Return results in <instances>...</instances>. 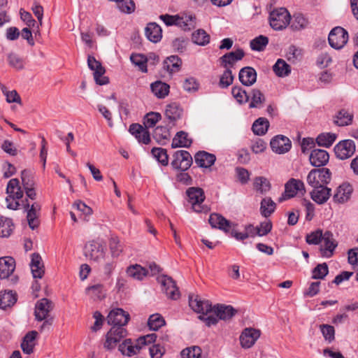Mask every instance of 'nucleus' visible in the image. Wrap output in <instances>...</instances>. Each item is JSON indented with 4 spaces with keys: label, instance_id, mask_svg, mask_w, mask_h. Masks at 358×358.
Wrapping results in <instances>:
<instances>
[{
    "label": "nucleus",
    "instance_id": "obj_30",
    "mask_svg": "<svg viewBox=\"0 0 358 358\" xmlns=\"http://www.w3.org/2000/svg\"><path fill=\"white\" fill-rule=\"evenodd\" d=\"M37 336L38 332L36 331H31L26 334L21 343V348L24 353L30 355L34 352Z\"/></svg>",
    "mask_w": 358,
    "mask_h": 358
},
{
    "label": "nucleus",
    "instance_id": "obj_8",
    "mask_svg": "<svg viewBox=\"0 0 358 358\" xmlns=\"http://www.w3.org/2000/svg\"><path fill=\"white\" fill-rule=\"evenodd\" d=\"M329 45L334 49L342 48L348 41V31L341 27L331 29L328 37Z\"/></svg>",
    "mask_w": 358,
    "mask_h": 358
},
{
    "label": "nucleus",
    "instance_id": "obj_34",
    "mask_svg": "<svg viewBox=\"0 0 358 358\" xmlns=\"http://www.w3.org/2000/svg\"><path fill=\"white\" fill-rule=\"evenodd\" d=\"M192 143V139L188 137V134L180 131L176 133L173 138L171 147L176 148H189Z\"/></svg>",
    "mask_w": 358,
    "mask_h": 358
},
{
    "label": "nucleus",
    "instance_id": "obj_9",
    "mask_svg": "<svg viewBox=\"0 0 358 358\" xmlns=\"http://www.w3.org/2000/svg\"><path fill=\"white\" fill-rule=\"evenodd\" d=\"M298 192L302 194L306 193L304 183L300 180L291 178L285 185V192L279 198V202L294 197Z\"/></svg>",
    "mask_w": 358,
    "mask_h": 358
},
{
    "label": "nucleus",
    "instance_id": "obj_43",
    "mask_svg": "<svg viewBox=\"0 0 358 358\" xmlns=\"http://www.w3.org/2000/svg\"><path fill=\"white\" fill-rule=\"evenodd\" d=\"M273 71L279 77L288 76L291 72V67L285 60L278 59L273 66Z\"/></svg>",
    "mask_w": 358,
    "mask_h": 358
},
{
    "label": "nucleus",
    "instance_id": "obj_64",
    "mask_svg": "<svg viewBox=\"0 0 358 358\" xmlns=\"http://www.w3.org/2000/svg\"><path fill=\"white\" fill-rule=\"evenodd\" d=\"M130 59L134 64L139 67L141 71L147 72L146 59L143 55L133 54L131 55Z\"/></svg>",
    "mask_w": 358,
    "mask_h": 358
},
{
    "label": "nucleus",
    "instance_id": "obj_28",
    "mask_svg": "<svg viewBox=\"0 0 358 358\" xmlns=\"http://www.w3.org/2000/svg\"><path fill=\"white\" fill-rule=\"evenodd\" d=\"M195 163L202 168H209L214 164L216 157L206 151H199L194 156Z\"/></svg>",
    "mask_w": 358,
    "mask_h": 358
},
{
    "label": "nucleus",
    "instance_id": "obj_49",
    "mask_svg": "<svg viewBox=\"0 0 358 358\" xmlns=\"http://www.w3.org/2000/svg\"><path fill=\"white\" fill-rule=\"evenodd\" d=\"M353 115L348 110L343 109L336 115L335 123L338 126H345L352 123Z\"/></svg>",
    "mask_w": 358,
    "mask_h": 358
},
{
    "label": "nucleus",
    "instance_id": "obj_42",
    "mask_svg": "<svg viewBox=\"0 0 358 358\" xmlns=\"http://www.w3.org/2000/svg\"><path fill=\"white\" fill-rule=\"evenodd\" d=\"M210 35L202 29H199L192 34V41L194 43L200 45L205 46L210 43Z\"/></svg>",
    "mask_w": 358,
    "mask_h": 358
},
{
    "label": "nucleus",
    "instance_id": "obj_54",
    "mask_svg": "<svg viewBox=\"0 0 358 358\" xmlns=\"http://www.w3.org/2000/svg\"><path fill=\"white\" fill-rule=\"evenodd\" d=\"M231 94L234 99L239 103H246L249 100V95L247 94L245 90H243L242 87L238 86H234L231 89Z\"/></svg>",
    "mask_w": 358,
    "mask_h": 358
},
{
    "label": "nucleus",
    "instance_id": "obj_5",
    "mask_svg": "<svg viewBox=\"0 0 358 358\" xmlns=\"http://www.w3.org/2000/svg\"><path fill=\"white\" fill-rule=\"evenodd\" d=\"M331 173L329 169H312L307 176V182L312 187L324 186L331 180Z\"/></svg>",
    "mask_w": 358,
    "mask_h": 358
},
{
    "label": "nucleus",
    "instance_id": "obj_35",
    "mask_svg": "<svg viewBox=\"0 0 358 358\" xmlns=\"http://www.w3.org/2000/svg\"><path fill=\"white\" fill-rule=\"evenodd\" d=\"M127 275L134 280H142L149 273L148 270L139 264L129 266L127 268Z\"/></svg>",
    "mask_w": 358,
    "mask_h": 358
},
{
    "label": "nucleus",
    "instance_id": "obj_19",
    "mask_svg": "<svg viewBox=\"0 0 358 358\" xmlns=\"http://www.w3.org/2000/svg\"><path fill=\"white\" fill-rule=\"evenodd\" d=\"M189 305L194 312L203 315L211 313L213 310L211 303L208 301L201 300L198 296H196L194 299L193 296H189Z\"/></svg>",
    "mask_w": 358,
    "mask_h": 358
},
{
    "label": "nucleus",
    "instance_id": "obj_15",
    "mask_svg": "<svg viewBox=\"0 0 358 358\" xmlns=\"http://www.w3.org/2000/svg\"><path fill=\"white\" fill-rule=\"evenodd\" d=\"M270 145L272 150L275 153L284 154L291 149L292 143L287 137L278 135L271 139Z\"/></svg>",
    "mask_w": 358,
    "mask_h": 358
},
{
    "label": "nucleus",
    "instance_id": "obj_41",
    "mask_svg": "<svg viewBox=\"0 0 358 358\" xmlns=\"http://www.w3.org/2000/svg\"><path fill=\"white\" fill-rule=\"evenodd\" d=\"M276 204L271 197L264 198L260 203L261 215L265 217H269L275 210Z\"/></svg>",
    "mask_w": 358,
    "mask_h": 358
},
{
    "label": "nucleus",
    "instance_id": "obj_59",
    "mask_svg": "<svg viewBox=\"0 0 358 358\" xmlns=\"http://www.w3.org/2000/svg\"><path fill=\"white\" fill-rule=\"evenodd\" d=\"M265 101L264 95L258 89L252 90V101L250 103V108H258Z\"/></svg>",
    "mask_w": 358,
    "mask_h": 358
},
{
    "label": "nucleus",
    "instance_id": "obj_27",
    "mask_svg": "<svg viewBox=\"0 0 358 358\" xmlns=\"http://www.w3.org/2000/svg\"><path fill=\"white\" fill-rule=\"evenodd\" d=\"M183 114V110L177 103H171L166 106L165 109V116L173 124L180 120Z\"/></svg>",
    "mask_w": 358,
    "mask_h": 358
},
{
    "label": "nucleus",
    "instance_id": "obj_6",
    "mask_svg": "<svg viewBox=\"0 0 358 358\" xmlns=\"http://www.w3.org/2000/svg\"><path fill=\"white\" fill-rule=\"evenodd\" d=\"M128 334L127 329L122 327H112L106 335V341L103 347L106 350L114 349L117 343L125 338Z\"/></svg>",
    "mask_w": 358,
    "mask_h": 358
},
{
    "label": "nucleus",
    "instance_id": "obj_20",
    "mask_svg": "<svg viewBox=\"0 0 358 358\" xmlns=\"http://www.w3.org/2000/svg\"><path fill=\"white\" fill-rule=\"evenodd\" d=\"M259 336V330L252 328H246L240 336L241 344L244 348H250L255 343Z\"/></svg>",
    "mask_w": 358,
    "mask_h": 358
},
{
    "label": "nucleus",
    "instance_id": "obj_10",
    "mask_svg": "<svg viewBox=\"0 0 358 358\" xmlns=\"http://www.w3.org/2000/svg\"><path fill=\"white\" fill-rule=\"evenodd\" d=\"M171 166L173 169L182 171H187L192 164V157L186 150H178L173 154Z\"/></svg>",
    "mask_w": 358,
    "mask_h": 358
},
{
    "label": "nucleus",
    "instance_id": "obj_44",
    "mask_svg": "<svg viewBox=\"0 0 358 358\" xmlns=\"http://www.w3.org/2000/svg\"><path fill=\"white\" fill-rule=\"evenodd\" d=\"M268 127L269 122L268 120L264 117H259L255 121L252 129L255 134L262 136L266 133Z\"/></svg>",
    "mask_w": 358,
    "mask_h": 358
},
{
    "label": "nucleus",
    "instance_id": "obj_38",
    "mask_svg": "<svg viewBox=\"0 0 358 358\" xmlns=\"http://www.w3.org/2000/svg\"><path fill=\"white\" fill-rule=\"evenodd\" d=\"M14 227L13 222L10 218L4 216L0 217V237H9L13 233Z\"/></svg>",
    "mask_w": 358,
    "mask_h": 358
},
{
    "label": "nucleus",
    "instance_id": "obj_16",
    "mask_svg": "<svg viewBox=\"0 0 358 358\" xmlns=\"http://www.w3.org/2000/svg\"><path fill=\"white\" fill-rule=\"evenodd\" d=\"M322 241H323L320 247L322 256L327 258L331 257L337 246V243L334 238L333 234L329 231H325Z\"/></svg>",
    "mask_w": 358,
    "mask_h": 358
},
{
    "label": "nucleus",
    "instance_id": "obj_29",
    "mask_svg": "<svg viewBox=\"0 0 358 358\" xmlns=\"http://www.w3.org/2000/svg\"><path fill=\"white\" fill-rule=\"evenodd\" d=\"M30 267L34 278H41L43 276L45 273L44 266L39 254H32Z\"/></svg>",
    "mask_w": 358,
    "mask_h": 358
},
{
    "label": "nucleus",
    "instance_id": "obj_62",
    "mask_svg": "<svg viewBox=\"0 0 358 358\" xmlns=\"http://www.w3.org/2000/svg\"><path fill=\"white\" fill-rule=\"evenodd\" d=\"M329 268L326 263L320 264L313 270L312 278L324 279L328 274Z\"/></svg>",
    "mask_w": 358,
    "mask_h": 358
},
{
    "label": "nucleus",
    "instance_id": "obj_60",
    "mask_svg": "<svg viewBox=\"0 0 358 358\" xmlns=\"http://www.w3.org/2000/svg\"><path fill=\"white\" fill-rule=\"evenodd\" d=\"M201 349L198 346L187 348L182 350L180 355L182 358H200Z\"/></svg>",
    "mask_w": 358,
    "mask_h": 358
},
{
    "label": "nucleus",
    "instance_id": "obj_25",
    "mask_svg": "<svg viewBox=\"0 0 358 358\" xmlns=\"http://www.w3.org/2000/svg\"><path fill=\"white\" fill-rule=\"evenodd\" d=\"M15 268V262L13 258L5 257L0 258V278H8Z\"/></svg>",
    "mask_w": 358,
    "mask_h": 358
},
{
    "label": "nucleus",
    "instance_id": "obj_31",
    "mask_svg": "<svg viewBox=\"0 0 358 358\" xmlns=\"http://www.w3.org/2000/svg\"><path fill=\"white\" fill-rule=\"evenodd\" d=\"M310 195L312 199L319 204L325 203L331 195V189L324 186L313 187Z\"/></svg>",
    "mask_w": 358,
    "mask_h": 358
},
{
    "label": "nucleus",
    "instance_id": "obj_33",
    "mask_svg": "<svg viewBox=\"0 0 358 358\" xmlns=\"http://www.w3.org/2000/svg\"><path fill=\"white\" fill-rule=\"evenodd\" d=\"M196 24V17L192 15H178L177 27L183 31H190L195 28Z\"/></svg>",
    "mask_w": 358,
    "mask_h": 358
},
{
    "label": "nucleus",
    "instance_id": "obj_3",
    "mask_svg": "<svg viewBox=\"0 0 358 358\" xmlns=\"http://www.w3.org/2000/svg\"><path fill=\"white\" fill-rule=\"evenodd\" d=\"M6 193L8 196L6 199V206L11 210H16L20 206L18 200L23 196V191L20 187V181L17 178H13L9 180Z\"/></svg>",
    "mask_w": 358,
    "mask_h": 358
},
{
    "label": "nucleus",
    "instance_id": "obj_17",
    "mask_svg": "<svg viewBox=\"0 0 358 358\" xmlns=\"http://www.w3.org/2000/svg\"><path fill=\"white\" fill-rule=\"evenodd\" d=\"M106 251V244L103 238H97L91 242V259L99 262L103 259Z\"/></svg>",
    "mask_w": 358,
    "mask_h": 358
},
{
    "label": "nucleus",
    "instance_id": "obj_1",
    "mask_svg": "<svg viewBox=\"0 0 358 358\" xmlns=\"http://www.w3.org/2000/svg\"><path fill=\"white\" fill-rule=\"evenodd\" d=\"M54 303L47 298L38 300L35 305L34 315L37 321H43L40 327V331L49 330L54 322V317L50 312L54 309Z\"/></svg>",
    "mask_w": 358,
    "mask_h": 358
},
{
    "label": "nucleus",
    "instance_id": "obj_52",
    "mask_svg": "<svg viewBox=\"0 0 358 358\" xmlns=\"http://www.w3.org/2000/svg\"><path fill=\"white\" fill-rule=\"evenodd\" d=\"M165 324V320L159 314H153L150 316L148 325L151 330L157 331Z\"/></svg>",
    "mask_w": 358,
    "mask_h": 358
},
{
    "label": "nucleus",
    "instance_id": "obj_23",
    "mask_svg": "<svg viewBox=\"0 0 358 358\" xmlns=\"http://www.w3.org/2000/svg\"><path fill=\"white\" fill-rule=\"evenodd\" d=\"M238 79L243 85L251 86L257 80V72L252 67H243L239 71Z\"/></svg>",
    "mask_w": 358,
    "mask_h": 358
},
{
    "label": "nucleus",
    "instance_id": "obj_11",
    "mask_svg": "<svg viewBox=\"0 0 358 358\" xmlns=\"http://www.w3.org/2000/svg\"><path fill=\"white\" fill-rule=\"evenodd\" d=\"M157 280L162 286V292L169 299L176 300L180 297V292L172 278L167 275H162L158 277Z\"/></svg>",
    "mask_w": 358,
    "mask_h": 358
},
{
    "label": "nucleus",
    "instance_id": "obj_55",
    "mask_svg": "<svg viewBox=\"0 0 358 358\" xmlns=\"http://www.w3.org/2000/svg\"><path fill=\"white\" fill-rule=\"evenodd\" d=\"M117 8L123 13L130 14L134 12L136 6L133 0H119Z\"/></svg>",
    "mask_w": 358,
    "mask_h": 358
},
{
    "label": "nucleus",
    "instance_id": "obj_21",
    "mask_svg": "<svg viewBox=\"0 0 358 358\" xmlns=\"http://www.w3.org/2000/svg\"><path fill=\"white\" fill-rule=\"evenodd\" d=\"M208 221L213 228L219 229L224 232L231 231L232 223L220 214H211Z\"/></svg>",
    "mask_w": 358,
    "mask_h": 358
},
{
    "label": "nucleus",
    "instance_id": "obj_24",
    "mask_svg": "<svg viewBox=\"0 0 358 358\" xmlns=\"http://www.w3.org/2000/svg\"><path fill=\"white\" fill-rule=\"evenodd\" d=\"M145 34L150 41L157 43L162 38V29L156 22H149L145 28Z\"/></svg>",
    "mask_w": 358,
    "mask_h": 358
},
{
    "label": "nucleus",
    "instance_id": "obj_61",
    "mask_svg": "<svg viewBox=\"0 0 358 358\" xmlns=\"http://www.w3.org/2000/svg\"><path fill=\"white\" fill-rule=\"evenodd\" d=\"M161 117L162 115L159 113H148L144 117L143 124L146 128L153 127Z\"/></svg>",
    "mask_w": 358,
    "mask_h": 358
},
{
    "label": "nucleus",
    "instance_id": "obj_51",
    "mask_svg": "<svg viewBox=\"0 0 358 358\" xmlns=\"http://www.w3.org/2000/svg\"><path fill=\"white\" fill-rule=\"evenodd\" d=\"M226 69L220 78L218 85L222 89L227 88L234 82V77L232 74V71L229 68H225Z\"/></svg>",
    "mask_w": 358,
    "mask_h": 358
},
{
    "label": "nucleus",
    "instance_id": "obj_50",
    "mask_svg": "<svg viewBox=\"0 0 358 358\" xmlns=\"http://www.w3.org/2000/svg\"><path fill=\"white\" fill-rule=\"evenodd\" d=\"M109 248L111 255L117 257L123 251V246L117 236H112L109 240Z\"/></svg>",
    "mask_w": 358,
    "mask_h": 358
},
{
    "label": "nucleus",
    "instance_id": "obj_40",
    "mask_svg": "<svg viewBox=\"0 0 358 358\" xmlns=\"http://www.w3.org/2000/svg\"><path fill=\"white\" fill-rule=\"evenodd\" d=\"M181 64V59L176 55L167 57L163 64L164 69L171 73L178 72L180 69Z\"/></svg>",
    "mask_w": 358,
    "mask_h": 358
},
{
    "label": "nucleus",
    "instance_id": "obj_18",
    "mask_svg": "<svg viewBox=\"0 0 358 358\" xmlns=\"http://www.w3.org/2000/svg\"><path fill=\"white\" fill-rule=\"evenodd\" d=\"M245 56L243 49L238 48L235 51L224 54L220 58V64L224 68H231L236 62L241 60Z\"/></svg>",
    "mask_w": 358,
    "mask_h": 358
},
{
    "label": "nucleus",
    "instance_id": "obj_14",
    "mask_svg": "<svg viewBox=\"0 0 358 358\" xmlns=\"http://www.w3.org/2000/svg\"><path fill=\"white\" fill-rule=\"evenodd\" d=\"M129 318L130 317L128 313L125 312L122 308H116L109 313L107 317V322L112 327L117 326L124 327L128 323Z\"/></svg>",
    "mask_w": 358,
    "mask_h": 358
},
{
    "label": "nucleus",
    "instance_id": "obj_57",
    "mask_svg": "<svg viewBox=\"0 0 358 358\" xmlns=\"http://www.w3.org/2000/svg\"><path fill=\"white\" fill-rule=\"evenodd\" d=\"M21 180L24 189L34 187V175L31 171L23 170L21 172Z\"/></svg>",
    "mask_w": 358,
    "mask_h": 358
},
{
    "label": "nucleus",
    "instance_id": "obj_22",
    "mask_svg": "<svg viewBox=\"0 0 358 358\" xmlns=\"http://www.w3.org/2000/svg\"><path fill=\"white\" fill-rule=\"evenodd\" d=\"M329 159V153L322 149L313 150L309 157V160L313 166L320 167L324 166Z\"/></svg>",
    "mask_w": 358,
    "mask_h": 358
},
{
    "label": "nucleus",
    "instance_id": "obj_58",
    "mask_svg": "<svg viewBox=\"0 0 358 358\" xmlns=\"http://www.w3.org/2000/svg\"><path fill=\"white\" fill-rule=\"evenodd\" d=\"M321 332L325 339L329 343H331L335 340V329L334 327L329 324L320 325Z\"/></svg>",
    "mask_w": 358,
    "mask_h": 358
},
{
    "label": "nucleus",
    "instance_id": "obj_12",
    "mask_svg": "<svg viewBox=\"0 0 358 358\" xmlns=\"http://www.w3.org/2000/svg\"><path fill=\"white\" fill-rule=\"evenodd\" d=\"M355 144L352 140H343L340 141L334 147V152L340 159L344 160L350 158L355 152Z\"/></svg>",
    "mask_w": 358,
    "mask_h": 358
},
{
    "label": "nucleus",
    "instance_id": "obj_53",
    "mask_svg": "<svg viewBox=\"0 0 358 358\" xmlns=\"http://www.w3.org/2000/svg\"><path fill=\"white\" fill-rule=\"evenodd\" d=\"M151 152L154 157L163 166H166L169 163V157L166 150L162 148H153Z\"/></svg>",
    "mask_w": 358,
    "mask_h": 358
},
{
    "label": "nucleus",
    "instance_id": "obj_32",
    "mask_svg": "<svg viewBox=\"0 0 358 358\" xmlns=\"http://www.w3.org/2000/svg\"><path fill=\"white\" fill-rule=\"evenodd\" d=\"M352 192V186L348 183H343L338 187L334 195V200L338 203H344L350 199Z\"/></svg>",
    "mask_w": 358,
    "mask_h": 358
},
{
    "label": "nucleus",
    "instance_id": "obj_47",
    "mask_svg": "<svg viewBox=\"0 0 358 358\" xmlns=\"http://www.w3.org/2000/svg\"><path fill=\"white\" fill-rule=\"evenodd\" d=\"M9 66L16 70H22L24 68V60L15 52H10L7 56Z\"/></svg>",
    "mask_w": 358,
    "mask_h": 358
},
{
    "label": "nucleus",
    "instance_id": "obj_45",
    "mask_svg": "<svg viewBox=\"0 0 358 358\" xmlns=\"http://www.w3.org/2000/svg\"><path fill=\"white\" fill-rule=\"evenodd\" d=\"M337 135L334 133H322L318 135L316 142L319 146L329 148L334 143Z\"/></svg>",
    "mask_w": 358,
    "mask_h": 358
},
{
    "label": "nucleus",
    "instance_id": "obj_26",
    "mask_svg": "<svg viewBox=\"0 0 358 358\" xmlns=\"http://www.w3.org/2000/svg\"><path fill=\"white\" fill-rule=\"evenodd\" d=\"M211 313H214L220 320H227L231 319L236 310L231 306L217 304L213 307Z\"/></svg>",
    "mask_w": 358,
    "mask_h": 358
},
{
    "label": "nucleus",
    "instance_id": "obj_37",
    "mask_svg": "<svg viewBox=\"0 0 358 358\" xmlns=\"http://www.w3.org/2000/svg\"><path fill=\"white\" fill-rule=\"evenodd\" d=\"M152 92L159 99L165 98L169 93L170 86L162 81H156L150 85Z\"/></svg>",
    "mask_w": 358,
    "mask_h": 358
},
{
    "label": "nucleus",
    "instance_id": "obj_2",
    "mask_svg": "<svg viewBox=\"0 0 358 358\" xmlns=\"http://www.w3.org/2000/svg\"><path fill=\"white\" fill-rule=\"evenodd\" d=\"M268 21L273 29L282 31L289 24L291 15L285 8H276L270 12Z\"/></svg>",
    "mask_w": 358,
    "mask_h": 358
},
{
    "label": "nucleus",
    "instance_id": "obj_48",
    "mask_svg": "<svg viewBox=\"0 0 358 358\" xmlns=\"http://www.w3.org/2000/svg\"><path fill=\"white\" fill-rule=\"evenodd\" d=\"M308 24V20L301 13L294 14L293 21L291 23V28L294 31H299L305 29Z\"/></svg>",
    "mask_w": 358,
    "mask_h": 358
},
{
    "label": "nucleus",
    "instance_id": "obj_7",
    "mask_svg": "<svg viewBox=\"0 0 358 358\" xmlns=\"http://www.w3.org/2000/svg\"><path fill=\"white\" fill-rule=\"evenodd\" d=\"M22 206L24 210L27 212V219L29 227L31 229H36L39 224V216L41 210V206L38 202H34L30 204L27 199L22 201Z\"/></svg>",
    "mask_w": 358,
    "mask_h": 358
},
{
    "label": "nucleus",
    "instance_id": "obj_4",
    "mask_svg": "<svg viewBox=\"0 0 358 358\" xmlns=\"http://www.w3.org/2000/svg\"><path fill=\"white\" fill-rule=\"evenodd\" d=\"M188 202L192 205V209L196 213L207 212L208 207L202 205L205 200V194L201 187H189L186 191Z\"/></svg>",
    "mask_w": 358,
    "mask_h": 358
},
{
    "label": "nucleus",
    "instance_id": "obj_63",
    "mask_svg": "<svg viewBox=\"0 0 358 358\" xmlns=\"http://www.w3.org/2000/svg\"><path fill=\"white\" fill-rule=\"evenodd\" d=\"M106 290L104 289L103 285L97 284L91 286V297L94 300H102L106 297Z\"/></svg>",
    "mask_w": 358,
    "mask_h": 358
},
{
    "label": "nucleus",
    "instance_id": "obj_13",
    "mask_svg": "<svg viewBox=\"0 0 358 358\" xmlns=\"http://www.w3.org/2000/svg\"><path fill=\"white\" fill-rule=\"evenodd\" d=\"M91 71H93V78L96 85H105L110 83L109 78L105 76V67L94 57H91Z\"/></svg>",
    "mask_w": 358,
    "mask_h": 358
},
{
    "label": "nucleus",
    "instance_id": "obj_56",
    "mask_svg": "<svg viewBox=\"0 0 358 358\" xmlns=\"http://www.w3.org/2000/svg\"><path fill=\"white\" fill-rule=\"evenodd\" d=\"M268 43V37L260 35L251 41L250 47L253 50L262 51L264 49Z\"/></svg>",
    "mask_w": 358,
    "mask_h": 358
},
{
    "label": "nucleus",
    "instance_id": "obj_39",
    "mask_svg": "<svg viewBox=\"0 0 358 358\" xmlns=\"http://www.w3.org/2000/svg\"><path fill=\"white\" fill-rule=\"evenodd\" d=\"M16 301L17 296L12 291L0 292V308L1 309H6L13 306Z\"/></svg>",
    "mask_w": 358,
    "mask_h": 358
},
{
    "label": "nucleus",
    "instance_id": "obj_46",
    "mask_svg": "<svg viewBox=\"0 0 358 358\" xmlns=\"http://www.w3.org/2000/svg\"><path fill=\"white\" fill-rule=\"evenodd\" d=\"M254 187L257 192L264 194L268 192L271 187L269 180L262 176L257 177L254 181Z\"/></svg>",
    "mask_w": 358,
    "mask_h": 358
},
{
    "label": "nucleus",
    "instance_id": "obj_36",
    "mask_svg": "<svg viewBox=\"0 0 358 358\" xmlns=\"http://www.w3.org/2000/svg\"><path fill=\"white\" fill-rule=\"evenodd\" d=\"M118 350L123 355L132 357L138 354V348L131 338H125L118 345Z\"/></svg>",
    "mask_w": 358,
    "mask_h": 358
}]
</instances>
